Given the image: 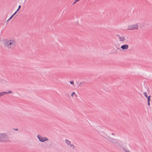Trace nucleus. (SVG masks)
Here are the masks:
<instances>
[{"label": "nucleus", "instance_id": "f257e3e1", "mask_svg": "<svg viewBox=\"0 0 152 152\" xmlns=\"http://www.w3.org/2000/svg\"><path fill=\"white\" fill-rule=\"evenodd\" d=\"M2 43L5 48L9 49H14L17 45L16 39L13 37L3 39Z\"/></svg>", "mask_w": 152, "mask_h": 152}, {"label": "nucleus", "instance_id": "f03ea898", "mask_svg": "<svg viewBox=\"0 0 152 152\" xmlns=\"http://www.w3.org/2000/svg\"><path fill=\"white\" fill-rule=\"evenodd\" d=\"M139 28L138 23L128 25L126 27L128 30H137Z\"/></svg>", "mask_w": 152, "mask_h": 152}, {"label": "nucleus", "instance_id": "7ed1b4c3", "mask_svg": "<svg viewBox=\"0 0 152 152\" xmlns=\"http://www.w3.org/2000/svg\"><path fill=\"white\" fill-rule=\"evenodd\" d=\"M117 36L118 37V39L120 42H125L127 41V40L123 36L117 34Z\"/></svg>", "mask_w": 152, "mask_h": 152}, {"label": "nucleus", "instance_id": "20e7f679", "mask_svg": "<svg viewBox=\"0 0 152 152\" xmlns=\"http://www.w3.org/2000/svg\"><path fill=\"white\" fill-rule=\"evenodd\" d=\"M37 137L39 141L41 142H44L48 140L47 137H42L40 135H38Z\"/></svg>", "mask_w": 152, "mask_h": 152}, {"label": "nucleus", "instance_id": "39448f33", "mask_svg": "<svg viewBox=\"0 0 152 152\" xmlns=\"http://www.w3.org/2000/svg\"><path fill=\"white\" fill-rule=\"evenodd\" d=\"M12 93V91H8L7 92H0V97L3 96L6 94H10V93Z\"/></svg>", "mask_w": 152, "mask_h": 152}, {"label": "nucleus", "instance_id": "423d86ee", "mask_svg": "<svg viewBox=\"0 0 152 152\" xmlns=\"http://www.w3.org/2000/svg\"><path fill=\"white\" fill-rule=\"evenodd\" d=\"M70 95L72 98L74 97L76 98L77 97V95L76 92L75 91L72 92L71 93Z\"/></svg>", "mask_w": 152, "mask_h": 152}, {"label": "nucleus", "instance_id": "0eeeda50", "mask_svg": "<svg viewBox=\"0 0 152 152\" xmlns=\"http://www.w3.org/2000/svg\"><path fill=\"white\" fill-rule=\"evenodd\" d=\"M129 46L127 45H124L121 47V48L123 50H127Z\"/></svg>", "mask_w": 152, "mask_h": 152}, {"label": "nucleus", "instance_id": "6e6552de", "mask_svg": "<svg viewBox=\"0 0 152 152\" xmlns=\"http://www.w3.org/2000/svg\"><path fill=\"white\" fill-rule=\"evenodd\" d=\"M44 147L46 148H50L52 145L51 143H44Z\"/></svg>", "mask_w": 152, "mask_h": 152}, {"label": "nucleus", "instance_id": "1a4fd4ad", "mask_svg": "<svg viewBox=\"0 0 152 152\" xmlns=\"http://www.w3.org/2000/svg\"><path fill=\"white\" fill-rule=\"evenodd\" d=\"M66 144L68 147L72 149H74V146L73 144H71V143H66Z\"/></svg>", "mask_w": 152, "mask_h": 152}, {"label": "nucleus", "instance_id": "9d476101", "mask_svg": "<svg viewBox=\"0 0 152 152\" xmlns=\"http://www.w3.org/2000/svg\"><path fill=\"white\" fill-rule=\"evenodd\" d=\"M13 17V15H12L10 18L7 20V22H8L11 19L12 17Z\"/></svg>", "mask_w": 152, "mask_h": 152}, {"label": "nucleus", "instance_id": "9b49d317", "mask_svg": "<svg viewBox=\"0 0 152 152\" xmlns=\"http://www.w3.org/2000/svg\"><path fill=\"white\" fill-rule=\"evenodd\" d=\"M151 96L150 95L149 96L147 97V98L148 100V101H150V98H151Z\"/></svg>", "mask_w": 152, "mask_h": 152}, {"label": "nucleus", "instance_id": "f8f14e48", "mask_svg": "<svg viewBox=\"0 0 152 152\" xmlns=\"http://www.w3.org/2000/svg\"><path fill=\"white\" fill-rule=\"evenodd\" d=\"M145 96L146 98L148 96L147 95V94L146 92H144L143 94Z\"/></svg>", "mask_w": 152, "mask_h": 152}, {"label": "nucleus", "instance_id": "ddd939ff", "mask_svg": "<svg viewBox=\"0 0 152 152\" xmlns=\"http://www.w3.org/2000/svg\"><path fill=\"white\" fill-rule=\"evenodd\" d=\"M80 0H75V1L73 3V4H75L77 2L79 1Z\"/></svg>", "mask_w": 152, "mask_h": 152}, {"label": "nucleus", "instance_id": "4468645a", "mask_svg": "<svg viewBox=\"0 0 152 152\" xmlns=\"http://www.w3.org/2000/svg\"><path fill=\"white\" fill-rule=\"evenodd\" d=\"M20 7H21V6L20 5H19L18 6V9H17V11H18L20 9Z\"/></svg>", "mask_w": 152, "mask_h": 152}, {"label": "nucleus", "instance_id": "2eb2a0df", "mask_svg": "<svg viewBox=\"0 0 152 152\" xmlns=\"http://www.w3.org/2000/svg\"><path fill=\"white\" fill-rule=\"evenodd\" d=\"M70 83L71 84L73 85L74 84V82L73 81H70Z\"/></svg>", "mask_w": 152, "mask_h": 152}, {"label": "nucleus", "instance_id": "dca6fc26", "mask_svg": "<svg viewBox=\"0 0 152 152\" xmlns=\"http://www.w3.org/2000/svg\"><path fill=\"white\" fill-rule=\"evenodd\" d=\"M18 12V11H17V10L16 11L14 12L12 15H13V16H14L15 15V14L17 12Z\"/></svg>", "mask_w": 152, "mask_h": 152}, {"label": "nucleus", "instance_id": "f3484780", "mask_svg": "<svg viewBox=\"0 0 152 152\" xmlns=\"http://www.w3.org/2000/svg\"><path fill=\"white\" fill-rule=\"evenodd\" d=\"M150 101H148V105H149V106L150 105Z\"/></svg>", "mask_w": 152, "mask_h": 152}, {"label": "nucleus", "instance_id": "a211bd4d", "mask_svg": "<svg viewBox=\"0 0 152 152\" xmlns=\"http://www.w3.org/2000/svg\"><path fill=\"white\" fill-rule=\"evenodd\" d=\"M65 140V142H69L68 140Z\"/></svg>", "mask_w": 152, "mask_h": 152}, {"label": "nucleus", "instance_id": "6ab92c4d", "mask_svg": "<svg viewBox=\"0 0 152 152\" xmlns=\"http://www.w3.org/2000/svg\"><path fill=\"white\" fill-rule=\"evenodd\" d=\"M15 130L16 131H17V130H18V129H15Z\"/></svg>", "mask_w": 152, "mask_h": 152}]
</instances>
